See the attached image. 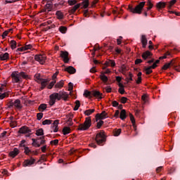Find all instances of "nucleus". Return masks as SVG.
<instances>
[{"label": "nucleus", "mask_w": 180, "mask_h": 180, "mask_svg": "<svg viewBox=\"0 0 180 180\" xmlns=\"http://www.w3.org/2000/svg\"><path fill=\"white\" fill-rule=\"evenodd\" d=\"M68 3L70 6H72L77 4V0H68Z\"/></svg>", "instance_id": "nucleus-53"}, {"label": "nucleus", "mask_w": 180, "mask_h": 180, "mask_svg": "<svg viewBox=\"0 0 180 180\" xmlns=\"http://www.w3.org/2000/svg\"><path fill=\"white\" fill-rule=\"evenodd\" d=\"M170 67H175V61L171 60L169 63H165L162 68V70H166L167 68H169Z\"/></svg>", "instance_id": "nucleus-13"}, {"label": "nucleus", "mask_w": 180, "mask_h": 180, "mask_svg": "<svg viewBox=\"0 0 180 180\" xmlns=\"http://www.w3.org/2000/svg\"><path fill=\"white\" fill-rule=\"evenodd\" d=\"M37 120H41V119H43V113L42 112L37 113Z\"/></svg>", "instance_id": "nucleus-54"}, {"label": "nucleus", "mask_w": 180, "mask_h": 180, "mask_svg": "<svg viewBox=\"0 0 180 180\" xmlns=\"http://www.w3.org/2000/svg\"><path fill=\"white\" fill-rule=\"evenodd\" d=\"M47 82H49V81H47V79H42L39 81V82L38 84H41V90L44 89V88H46V86H47Z\"/></svg>", "instance_id": "nucleus-19"}, {"label": "nucleus", "mask_w": 180, "mask_h": 180, "mask_svg": "<svg viewBox=\"0 0 180 180\" xmlns=\"http://www.w3.org/2000/svg\"><path fill=\"white\" fill-rule=\"evenodd\" d=\"M141 41L142 44H147V37H146V35H142L141 38Z\"/></svg>", "instance_id": "nucleus-46"}, {"label": "nucleus", "mask_w": 180, "mask_h": 180, "mask_svg": "<svg viewBox=\"0 0 180 180\" xmlns=\"http://www.w3.org/2000/svg\"><path fill=\"white\" fill-rule=\"evenodd\" d=\"M36 162V160L31 158L30 160H25L22 164L23 167H30V165H33Z\"/></svg>", "instance_id": "nucleus-10"}, {"label": "nucleus", "mask_w": 180, "mask_h": 180, "mask_svg": "<svg viewBox=\"0 0 180 180\" xmlns=\"http://www.w3.org/2000/svg\"><path fill=\"white\" fill-rule=\"evenodd\" d=\"M93 98H97V99H102V93H100L98 91H92Z\"/></svg>", "instance_id": "nucleus-17"}, {"label": "nucleus", "mask_w": 180, "mask_h": 180, "mask_svg": "<svg viewBox=\"0 0 180 180\" xmlns=\"http://www.w3.org/2000/svg\"><path fill=\"white\" fill-rule=\"evenodd\" d=\"M15 106V101H11L8 103V107L11 109Z\"/></svg>", "instance_id": "nucleus-56"}, {"label": "nucleus", "mask_w": 180, "mask_h": 180, "mask_svg": "<svg viewBox=\"0 0 180 180\" xmlns=\"http://www.w3.org/2000/svg\"><path fill=\"white\" fill-rule=\"evenodd\" d=\"M105 65H106L107 67L108 65H111V67H115V65H116V62H115V60H108L105 61Z\"/></svg>", "instance_id": "nucleus-24"}, {"label": "nucleus", "mask_w": 180, "mask_h": 180, "mask_svg": "<svg viewBox=\"0 0 180 180\" xmlns=\"http://www.w3.org/2000/svg\"><path fill=\"white\" fill-rule=\"evenodd\" d=\"M35 134H36V136H44V131L41 128L37 130Z\"/></svg>", "instance_id": "nucleus-35"}, {"label": "nucleus", "mask_w": 180, "mask_h": 180, "mask_svg": "<svg viewBox=\"0 0 180 180\" xmlns=\"http://www.w3.org/2000/svg\"><path fill=\"white\" fill-rule=\"evenodd\" d=\"M50 144H54V146H57V144H58V139L51 141Z\"/></svg>", "instance_id": "nucleus-62"}, {"label": "nucleus", "mask_w": 180, "mask_h": 180, "mask_svg": "<svg viewBox=\"0 0 180 180\" xmlns=\"http://www.w3.org/2000/svg\"><path fill=\"white\" fill-rule=\"evenodd\" d=\"M14 107L16 108V109H22V106L20 103V100L16 99L14 101Z\"/></svg>", "instance_id": "nucleus-23"}, {"label": "nucleus", "mask_w": 180, "mask_h": 180, "mask_svg": "<svg viewBox=\"0 0 180 180\" xmlns=\"http://www.w3.org/2000/svg\"><path fill=\"white\" fill-rule=\"evenodd\" d=\"M91 124H92V120H91V117H86L84 122L79 125L77 130H80L81 131L88 130V129L91 127Z\"/></svg>", "instance_id": "nucleus-3"}, {"label": "nucleus", "mask_w": 180, "mask_h": 180, "mask_svg": "<svg viewBox=\"0 0 180 180\" xmlns=\"http://www.w3.org/2000/svg\"><path fill=\"white\" fill-rule=\"evenodd\" d=\"M112 13L114 15H121V13H123V10L122 8H117V10H113Z\"/></svg>", "instance_id": "nucleus-38"}, {"label": "nucleus", "mask_w": 180, "mask_h": 180, "mask_svg": "<svg viewBox=\"0 0 180 180\" xmlns=\"http://www.w3.org/2000/svg\"><path fill=\"white\" fill-rule=\"evenodd\" d=\"M19 153V149H18V148H14L13 150L9 153V155L12 158H15V157H16V155H18Z\"/></svg>", "instance_id": "nucleus-14"}, {"label": "nucleus", "mask_w": 180, "mask_h": 180, "mask_svg": "<svg viewBox=\"0 0 180 180\" xmlns=\"http://www.w3.org/2000/svg\"><path fill=\"white\" fill-rule=\"evenodd\" d=\"M34 60L40 63V64H44V63H46V56L41 54L35 55Z\"/></svg>", "instance_id": "nucleus-7"}, {"label": "nucleus", "mask_w": 180, "mask_h": 180, "mask_svg": "<svg viewBox=\"0 0 180 180\" xmlns=\"http://www.w3.org/2000/svg\"><path fill=\"white\" fill-rule=\"evenodd\" d=\"M129 117H130V120L133 124L134 129L136 131L137 127H136V120H134V116H133V115H131V114H129Z\"/></svg>", "instance_id": "nucleus-27"}, {"label": "nucleus", "mask_w": 180, "mask_h": 180, "mask_svg": "<svg viewBox=\"0 0 180 180\" xmlns=\"http://www.w3.org/2000/svg\"><path fill=\"white\" fill-rule=\"evenodd\" d=\"M59 31L60 32V33L65 34V33H67V27L64 26H61L59 27Z\"/></svg>", "instance_id": "nucleus-40"}, {"label": "nucleus", "mask_w": 180, "mask_h": 180, "mask_svg": "<svg viewBox=\"0 0 180 180\" xmlns=\"http://www.w3.org/2000/svg\"><path fill=\"white\" fill-rule=\"evenodd\" d=\"M146 6L147 7V11H150V9L153 8V4L151 3V1L148 0L146 3Z\"/></svg>", "instance_id": "nucleus-39"}, {"label": "nucleus", "mask_w": 180, "mask_h": 180, "mask_svg": "<svg viewBox=\"0 0 180 180\" xmlns=\"http://www.w3.org/2000/svg\"><path fill=\"white\" fill-rule=\"evenodd\" d=\"M59 122H60V120H56L51 124V128L53 129L54 133H57V131H58V123H59Z\"/></svg>", "instance_id": "nucleus-12"}, {"label": "nucleus", "mask_w": 180, "mask_h": 180, "mask_svg": "<svg viewBox=\"0 0 180 180\" xmlns=\"http://www.w3.org/2000/svg\"><path fill=\"white\" fill-rule=\"evenodd\" d=\"M9 94L8 92H4L0 95V99H4V98H8Z\"/></svg>", "instance_id": "nucleus-47"}, {"label": "nucleus", "mask_w": 180, "mask_h": 180, "mask_svg": "<svg viewBox=\"0 0 180 180\" xmlns=\"http://www.w3.org/2000/svg\"><path fill=\"white\" fill-rule=\"evenodd\" d=\"M66 123H67L68 126H72V124H73L72 120H71V118H68Z\"/></svg>", "instance_id": "nucleus-58"}, {"label": "nucleus", "mask_w": 180, "mask_h": 180, "mask_svg": "<svg viewBox=\"0 0 180 180\" xmlns=\"http://www.w3.org/2000/svg\"><path fill=\"white\" fill-rule=\"evenodd\" d=\"M8 34H9V31H4V32H3V34H2L3 39H5V37H6V36H8Z\"/></svg>", "instance_id": "nucleus-64"}, {"label": "nucleus", "mask_w": 180, "mask_h": 180, "mask_svg": "<svg viewBox=\"0 0 180 180\" xmlns=\"http://www.w3.org/2000/svg\"><path fill=\"white\" fill-rule=\"evenodd\" d=\"M103 123L104 122L103 120H100L98 122H97V125H96L97 129H101V127L103 126Z\"/></svg>", "instance_id": "nucleus-52"}, {"label": "nucleus", "mask_w": 180, "mask_h": 180, "mask_svg": "<svg viewBox=\"0 0 180 180\" xmlns=\"http://www.w3.org/2000/svg\"><path fill=\"white\" fill-rule=\"evenodd\" d=\"M152 68L149 66L148 68H145V71H146V75H150V74H151L153 72V70H151Z\"/></svg>", "instance_id": "nucleus-43"}, {"label": "nucleus", "mask_w": 180, "mask_h": 180, "mask_svg": "<svg viewBox=\"0 0 180 180\" xmlns=\"http://www.w3.org/2000/svg\"><path fill=\"white\" fill-rule=\"evenodd\" d=\"M25 153L26 155H29V153H32V151L29 149V147H25Z\"/></svg>", "instance_id": "nucleus-60"}, {"label": "nucleus", "mask_w": 180, "mask_h": 180, "mask_svg": "<svg viewBox=\"0 0 180 180\" xmlns=\"http://www.w3.org/2000/svg\"><path fill=\"white\" fill-rule=\"evenodd\" d=\"M34 78H35V81H36L37 82H38V84H39V81H40L41 79H41V78L40 77V74H37V75H34Z\"/></svg>", "instance_id": "nucleus-51"}, {"label": "nucleus", "mask_w": 180, "mask_h": 180, "mask_svg": "<svg viewBox=\"0 0 180 180\" xmlns=\"http://www.w3.org/2000/svg\"><path fill=\"white\" fill-rule=\"evenodd\" d=\"M84 96H86V98H89V99H91V98H93L92 91L85 90L84 93Z\"/></svg>", "instance_id": "nucleus-29"}, {"label": "nucleus", "mask_w": 180, "mask_h": 180, "mask_svg": "<svg viewBox=\"0 0 180 180\" xmlns=\"http://www.w3.org/2000/svg\"><path fill=\"white\" fill-rule=\"evenodd\" d=\"M82 4H83V8L84 9H86V8L89 6V0H84Z\"/></svg>", "instance_id": "nucleus-42"}, {"label": "nucleus", "mask_w": 180, "mask_h": 180, "mask_svg": "<svg viewBox=\"0 0 180 180\" xmlns=\"http://www.w3.org/2000/svg\"><path fill=\"white\" fill-rule=\"evenodd\" d=\"M60 57L63 58L64 63H68L70 61V58H68V53L67 51H60Z\"/></svg>", "instance_id": "nucleus-11"}, {"label": "nucleus", "mask_w": 180, "mask_h": 180, "mask_svg": "<svg viewBox=\"0 0 180 180\" xmlns=\"http://www.w3.org/2000/svg\"><path fill=\"white\" fill-rule=\"evenodd\" d=\"M64 86V80H60L59 82L56 83L55 88H58L59 89Z\"/></svg>", "instance_id": "nucleus-33"}, {"label": "nucleus", "mask_w": 180, "mask_h": 180, "mask_svg": "<svg viewBox=\"0 0 180 180\" xmlns=\"http://www.w3.org/2000/svg\"><path fill=\"white\" fill-rule=\"evenodd\" d=\"M57 101H61V99H64V101H67L68 99V94L65 91H59L57 96Z\"/></svg>", "instance_id": "nucleus-6"}, {"label": "nucleus", "mask_w": 180, "mask_h": 180, "mask_svg": "<svg viewBox=\"0 0 180 180\" xmlns=\"http://www.w3.org/2000/svg\"><path fill=\"white\" fill-rule=\"evenodd\" d=\"M68 86H69L68 91H72V89H74V84H72V82H70L68 84Z\"/></svg>", "instance_id": "nucleus-59"}, {"label": "nucleus", "mask_w": 180, "mask_h": 180, "mask_svg": "<svg viewBox=\"0 0 180 180\" xmlns=\"http://www.w3.org/2000/svg\"><path fill=\"white\" fill-rule=\"evenodd\" d=\"M127 117V115H126V110H122L120 114V118L121 120H124Z\"/></svg>", "instance_id": "nucleus-26"}, {"label": "nucleus", "mask_w": 180, "mask_h": 180, "mask_svg": "<svg viewBox=\"0 0 180 180\" xmlns=\"http://www.w3.org/2000/svg\"><path fill=\"white\" fill-rule=\"evenodd\" d=\"M18 133L20 134H26V137H30L32 136V129L27 126H23L19 129Z\"/></svg>", "instance_id": "nucleus-5"}, {"label": "nucleus", "mask_w": 180, "mask_h": 180, "mask_svg": "<svg viewBox=\"0 0 180 180\" xmlns=\"http://www.w3.org/2000/svg\"><path fill=\"white\" fill-rule=\"evenodd\" d=\"M6 91V84H1L0 86V92H5Z\"/></svg>", "instance_id": "nucleus-49"}, {"label": "nucleus", "mask_w": 180, "mask_h": 180, "mask_svg": "<svg viewBox=\"0 0 180 180\" xmlns=\"http://www.w3.org/2000/svg\"><path fill=\"white\" fill-rule=\"evenodd\" d=\"M94 112H95V109L86 110V111H84V115L86 116H91V115H92Z\"/></svg>", "instance_id": "nucleus-36"}, {"label": "nucleus", "mask_w": 180, "mask_h": 180, "mask_svg": "<svg viewBox=\"0 0 180 180\" xmlns=\"http://www.w3.org/2000/svg\"><path fill=\"white\" fill-rule=\"evenodd\" d=\"M81 8V4H77L75 5L70 11V13H75L77 12V9H79Z\"/></svg>", "instance_id": "nucleus-20"}, {"label": "nucleus", "mask_w": 180, "mask_h": 180, "mask_svg": "<svg viewBox=\"0 0 180 180\" xmlns=\"http://www.w3.org/2000/svg\"><path fill=\"white\" fill-rule=\"evenodd\" d=\"M53 123V120H45L42 122V124L46 126V124H51Z\"/></svg>", "instance_id": "nucleus-45"}, {"label": "nucleus", "mask_w": 180, "mask_h": 180, "mask_svg": "<svg viewBox=\"0 0 180 180\" xmlns=\"http://www.w3.org/2000/svg\"><path fill=\"white\" fill-rule=\"evenodd\" d=\"M62 131H63L64 136H67V134H70V133H71V128H70L68 127H65L63 129Z\"/></svg>", "instance_id": "nucleus-25"}, {"label": "nucleus", "mask_w": 180, "mask_h": 180, "mask_svg": "<svg viewBox=\"0 0 180 180\" xmlns=\"http://www.w3.org/2000/svg\"><path fill=\"white\" fill-rule=\"evenodd\" d=\"M133 77H134L133 73L129 72V77H127V81H133Z\"/></svg>", "instance_id": "nucleus-55"}, {"label": "nucleus", "mask_w": 180, "mask_h": 180, "mask_svg": "<svg viewBox=\"0 0 180 180\" xmlns=\"http://www.w3.org/2000/svg\"><path fill=\"white\" fill-rule=\"evenodd\" d=\"M175 4H176V0L170 1L169 2V4L167 5V8L171 9V8H172V6H174V5H175Z\"/></svg>", "instance_id": "nucleus-37"}, {"label": "nucleus", "mask_w": 180, "mask_h": 180, "mask_svg": "<svg viewBox=\"0 0 180 180\" xmlns=\"http://www.w3.org/2000/svg\"><path fill=\"white\" fill-rule=\"evenodd\" d=\"M64 71H66L69 74H75V72H77V70L72 66H68V68H65Z\"/></svg>", "instance_id": "nucleus-16"}, {"label": "nucleus", "mask_w": 180, "mask_h": 180, "mask_svg": "<svg viewBox=\"0 0 180 180\" xmlns=\"http://www.w3.org/2000/svg\"><path fill=\"white\" fill-rule=\"evenodd\" d=\"M79 106H81V103L79 100H77L75 101V106L74 108V110H78V109H79Z\"/></svg>", "instance_id": "nucleus-41"}, {"label": "nucleus", "mask_w": 180, "mask_h": 180, "mask_svg": "<svg viewBox=\"0 0 180 180\" xmlns=\"http://www.w3.org/2000/svg\"><path fill=\"white\" fill-rule=\"evenodd\" d=\"M121 103H126L127 102V98L126 97H122L120 98Z\"/></svg>", "instance_id": "nucleus-61"}, {"label": "nucleus", "mask_w": 180, "mask_h": 180, "mask_svg": "<svg viewBox=\"0 0 180 180\" xmlns=\"http://www.w3.org/2000/svg\"><path fill=\"white\" fill-rule=\"evenodd\" d=\"M108 117V113H106L105 111H103L101 113H98L96 115V121L98 122V120H103Z\"/></svg>", "instance_id": "nucleus-9"}, {"label": "nucleus", "mask_w": 180, "mask_h": 180, "mask_svg": "<svg viewBox=\"0 0 180 180\" xmlns=\"http://www.w3.org/2000/svg\"><path fill=\"white\" fill-rule=\"evenodd\" d=\"M38 109L39 112H44V110H46V109H47V104L42 103L39 105Z\"/></svg>", "instance_id": "nucleus-32"}, {"label": "nucleus", "mask_w": 180, "mask_h": 180, "mask_svg": "<svg viewBox=\"0 0 180 180\" xmlns=\"http://www.w3.org/2000/svg\"><path fill=\"white\" fill-rule=\"evenodd\" d=\"M45 6H46V9L48 10V12H50V11L53 9V2L48 1Z\"/></svg>", "instance_id": "nucleus-30"}, {"label": "nucleus", "mask_w": 180, "mask_h": 180, "mask_svg": "<svg viewBox=\"0 0 180 180\" xmlns=\"http://www.w3.org/2000/svg\"><path fill=\"white\" fill-rule=\"evenodd\" d=\"M91 13V12L89 11V10H85L84 11V16H85V18H89Z\"/></svg>", "instance_id": "nucleus-48"}, {"label": "nucleus", "mask_w": 180, "mask_h": 180, "mask_svg": "<svg viewBox=\"0 0 180 180\" xmlns=\"http://www.w3.org/2000/svg\"><path fill=\"white\" fill-rule=\"evenodd\" d=\"M32 146L34 147H40V144L39 143V139H32Z\"/></svg>", "instance_id": "nucleus-28"}, {"label": "nucleus", "mask_w": 180, "mask_h": 180, "mask_svg": "<svg viewBox=\"0 0 180 180\" xmlns=\"http://www.w3.org/2000/svg\"><path fill=\"white\" fill-rule=\"evenodd\" d=\"M112 105L114 108H117V106H119V103L116 101H113Z\"/></svg>", "instance_id": "nucleus-63"}, {"label": "nucleus", "mask_w": 180, "mask_h": 180, "mask_svg": "<svg viewBox=\"0 0 180 180\" xmlns=\"http://www.w3.org/2000/svg\"><path fill=\"white\" fill-rule=\"evenodd\" d=\"M95 140L98 146H103V143L106 141L105 131H101L100 133H98L96 136Z\"/></svg>", "instance_id": "nucleus-4"}, {"label": "nucleus", "mask_w": 180, "mask_h": 180, "mask_svg": "<svg viewBox=\"0 0 180 180\" xmlns=\"http://www.w3.org/2000/svg\"><path fill=\"white\" fill-rule=\"evenodd\" d=\"M57 96H58V93H53L50 95V101L49 105L50 106H53L56 103V101H57Z\"/></svg>", "instance_id": "nucleus-8"}, {"label": "nucleus", "mask_w": 180, "mask_h": 180, "mask_svg": "<svg viewBox=\"0 0 180 180\" xmlns=\"http://www.w3.org/2000/svg\"><path fill=\"white\" fill-rule=\"evenodd\" d=\"M16 45H17L16 41L15 40L11 41V47L12 50H15V49L16 48Z\"/></svg>", "instance_id": "nucleus-44"}, {"label": "nucleus", "mask_w": 180, "mask_h": 180, "mask_svg": "<svg viewBox=\"0 0 180 180\" xmlns=\"http://www.w3.org/2000/svg\"><path fill=\"white\" fill-rule=\"evenodd\" d=\"M6 60H9V53H5L0 55V60L6 61Z\"/></svg>", "instance_id": "nucleus-21"}, {"label": "nucleus", "mask_w": 180, "mask_h": 180, "mask_svg": "<svg viewBox=\"0 0 180 180\" xmlns=\"http://www.w3.org/2000/svg\"><path fill=\"white\" fill-rule=\"evenodd\" d=\"M56 80H53L49 85L48 86V89H51L53 88V86H54V85H56Z\"/></svg>", "instance_id": "nucleus-50"}, {"label": "nucleus", "mask_w": 180, "mask_h": 180, "mask_svg": "<svg viewBox=\"0 0 180 180\" xmlns=\"http://www.w3.org/2000/svg\"><path fill=\"white\" fill-rule=\"evenodd\" d=\"M11 78L13 84H19L21 82L22 78L26 79L27 78H29V76L26 75L25 72H20L19 73V72L14 71L11 74Z\"/></svg>", "instance_id": "nucleus-1"}, {"label": "nucleus", "mask_w": 180, "mask_h": 180, "mask_svg": "<svg viewBox=\"0 0 180 180\" xmlns=\"http://www.w3.org/2000/svg\"><path fill=\"white\" fill-rule=\"evenodd\" d=\"M145 5L146 1H142L139 3L136 7L129 6L128 9L129 10V12H131L132 13H137L138 15H141V13L143 12V8H144Z\"/></svg>", "instance_id": "nucleus-2"}, {"label": "nucleus", "mask_w": 180, "mask_h": 180, "mask_svg": "<svg viewBox=\"0 0 180 180\" xmlns=\"http://www.w3.org/2000/svg\"><path fill=\"white\" fill-rule=\"evenodd\" d=\"M32 47H33V46L32 44L25 45L24 46V50H25V51H26V50H30V49H32Z\"/></svg>", "instance_id": "nucleus-57"}, {"label": "nucleus", "mask_w": 180, "mask_h": 180, "mask_svg": "<svg viewBox=\"0 0 180 180\" xmlns=\"http://www.w3.org/2000/svg\"><path fill=\"white\" fill-rule=\"evenodd\" d=\"M56 15L58 17V19H63L64 18V14H63L60 11H57Z\"/></svg>", "instance_id": "nucleus-34"}, {"label": "nucleus", "mask_w": 180, "mask_h": 180, "mask_svg": "<svg viewBox=\"0 0 180 180\" xmlns=\"http://www.w3.org/2000/svg\"><path fill=\"white\" fill-rule=\"evenodd\" d=\"M121 133H122V129H115L113 130V134L115 137H118V136H120Z\"/></svg>", "instance_id": "nucleus-31"}, {"label": "nucleus", "mask_w": 180, "mask_h": 180, "mask_svg": "<svg viewBox=\"0 0 180 180\" xmlns=\"http://www.w3.org/2000/svg\"><path fill=\"white\" fill-rule=\"evenodd\" d=\"M167 6V3L164 1H160L156 4V8L158 11H161V9H164Z\"/></svg>", "instance_id": "nucleus-15"}, {"label": "nucleus", "mask_w": 180, "mask_h": 180, "mask_svg": "<svg viewBox=\"0 0 180 180\" xmlns=\"http://www.w3.org/2000/svg\"><path fill=\"white\" fill-rule=\"evenodd\" d=\"M151 56H153V53L149 51H146L142 53V58H143V60H147V58H150Z\"/></svg>", "instance_id": "nucleus-18"}, {"label": "nucleus", "mask_w": 180, "mask_h": 180, "mask_svg": "<svg viewBox=\"0 0 180 180\" xmlns=\"http://www.w3.org/2000/svg\"><path fill=\"white\" fill-rule=\"evenodd\" d=\"M100 78L101 81L104 82V84H106V82H108V81L109 80V79L108 78V76L105 75V73H103V72H101Z\"/></svg>", "instance_id": "nucleus-22"}]
</instances>
